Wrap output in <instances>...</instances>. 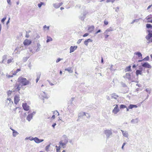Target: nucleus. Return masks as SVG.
<instances>
[{"instance_id":"1","label":"nucleus","mask_w":152,"mask_h":152,"mask_svg":"<svg viewBox=\"0 0 152 152\" xmlns=\"http://www.w3.org/2000/svg\"><path fill=\"white\" fill-rule=\"evenodd\" d=\"M18 82L19 84L15 83L14 86V88L15 91H18L19 93V91L23 86H26L30 83V82L28 80L22 76L19 77L18 78Z\"/></svg>"},{"instance_id":"2","label":"nucleus","mask_w":152,"mask_h":152,"mask_svg":"<svg viewBox=\"0 0 152 152\" xmlns=\"http://www.w3.org/2000/svg\"><path fill=\"white\" fill-rule=\"evenodd\" d=\"M20 100L19 95H16L14 97V102L16 104H17Z\"/></svg>"},{"instance_id":"3","label":"nucleus","mask_w":152,"mask_h":152,"mask_svg":"<svg viewBox=\"0 0 152 152\" xmlns=\"http://www.w3.org/2000/svg\"><path fill=\"white\" fill-rule=\"evenodd\" d=\"M152 37V33H149L148 35L145 37L146 39L148 41V43H152V38L151 39Z\"/></svg>"},{"instance_id":"4","label":"nucleus","mask_w":152,"mask_h":152,"mask_svg":"<svg viewBox=\"0 0 152 152\" xmlns=\"http://www.w3.org/2000/svg\"><path fill=\"white\" fill-rule=\"evenodd\" d=\"M115 107L112 111L113 113L114 114H117L118 112H119L120 110L118 108V106L117 104L114 105Z\"/></svg>"},{"instance_id":"5","label":"nucleus","mask_w":152,"mask_h":152,"mask_svg":"<svg viewBox=\"0 0 152 152\" xmlns=\"http://www.w3.org/2000/svg\"><path fill=\"white\" fill-rule=\"evenodd\" d=\"M22 107L23 109L26 111L29 110L30 108L29 106L26 103L22 104Z\"/></svg>"},{"instance_id":"6","label":"nucleus","mask_w":152,"mask_h":152,"mask_svg":"<svg viewBox=\"0 0 152 152\" xmlns=\"http://www.w3.org/2000/svg\"><path fill=\"white\" fill-rule=\"evenodd\" d=\"M11 102L13 103V102L12 101L11 99L10 98H7L5 102V105L6 106H8L9 105L11 104Z\"/></svg>"},{"instance_id":"7","label":"nucleus","mask_w":152,"mask_h":152,"mask_svg":"<svg viewBox=\"0 0 152 152\" xmlns=\"http://www.w3.org/2000/svg\"><path fill=\"white\" fill-rule=\"evenodd\" d=\"M31 43V41L30 40L27 39H26L23 42V44L25 45H28Z\"/></svg>"},{"instance_id":"8","label":"nucleus","mask_w":152,"mask_h":152,"mask_svg":"<svg viewBox=\"0 0 152 152\" xmlns=\"http://www.w3.org/2000/svg\"><path fill=\"white\" fill-rule=\"evenodd\" d=\"M142 66L143 67L148 68H151V66L148 62H145L143 64Z\"/></svg>"},{"instance_id":"9","label":"nucleus","mask_w":152,"mask_h":152,"mask_svg":"<svg viewBox=\"0 0 152 152\" xmlns=\"http://www.w3.org/2000/svg\"><path fill=\"white\" fill-rule=\"evenodd\" d=\"M34 141L36 143H39L44 141L43 139H39L37 137H34Z\"/></svg>"},{"instance_id":"10","label":"nucleus","mask_w":152,"mask_h":152,"mask_svg":"<svg viewBox=\"0 0 152 152\" xmlns=\"http://www.w3.org/2000/svg\"><path fill=\"white\" fill-rule=\"evenodd\" d=\"M41 97L42 99L44 100L45 99H47L48 98L47 95L44 92H43L41 94Z\"/></svg>"},{"instance_id":"11","label":"nucleus","mask_w":152,"mask_h":152,"mask_svg":"<svg viewBox=\"0 0 152 152\" xmlns=\"http://www.w3.org/2000/svg\"><path fill=\"white\" fill-rule=\"evenodd\" d=\"M77 46H71L70 48V53H71L72 52H73L77 49Z\"/></svg>"},{"instance_id":"12","label":"nucleus","mask_w":152,"mask_h":152,"mask_svg":"<svg viewBox=\"0 0 152 152\" xmlns=\"http://www.w3.org/2000/svg\"><path fill=\"white\" fill-rule=\"evenodd\" d=\"M94 29V26H89L88 28V32H92Z\"/></svg>"},{"instance_id":"13","label":"nucleus","mask_w":152,"mask_h":152,"mask_svg":"<svg viewBox=\"0 0 152 152\" xmlns=\"http://www.w3.org/2000/svg\"><path fill=\"white\" fill-rule=\"evenodd\" d=\"M134 54L137 55L138 57L139 58H140V59H142V54H141V53L140 52H136L134 53Z\"/></svg>"},{"instance_id":"14","label":"nucleus","mask_w":152,"mask_h":152,"mask_svg":"<svg viewBox=\"0 0 152 152\" xmlns=\"http://www.w3.org/2000/svg\"><path fill=\"white\" fill-rule=\"evenodd\" d=\"M142 72L141 70H137L136 71V74L137 76H138L139 75H142Z\"/></svg>"},{"instance_id":"15","label":"nucleus","mask_w":152,"mask_h":152,"mask_svg":"<svg viewBox=\"0 0 152 152\" xmlns=\"http://www.w3.org/2000/svg\"><path fill=\"white\" fill-rule=\"evenodd\" d=\"M32 118V115L31 114H30L28 115L27 116L26 119L28 121H30L31 119Z\"/></svg>"},{"instance_id":"16","label":"nucleus","mask_w":152,"mask_h":152,"mask_svg":"<svg viewBox=\"0 0 152 152\" xmlns=\"http://www.w3.org/2000/svg\"><path fill=\"white\" fill-rule=\"evenodd\" d=\"M118 97V96L115 93H113L112 94L111 97L112 98L116 99Z\"/></svg>"},{"instance_id":"17","label":"nucleus","mask_w":152,"mask_h":152,"mask_svg":"<svg viewBox=\"0 0 152 152\" xmlns=\"http://www.w3.org/2000/svg\"><path fill=\"white\" fill-rule=\"evenodd\" d=\"M11 130L13 132V135L14 137H15L18 134V133L16 131H15L14 130L11 129Z\"/></svg>"},{"instance_id":"18","label":"nucleus","mask_w":152,"mask_h":152,"mask_svg":"<svg viewBox=\"0 0 152 152\" xmlns=\"http://www.w3.org/2000/svg\"><path fill=\"white\" fill-rule=\"evenodd\" d=\"M131 66L130 65H129V66L126 67L125 69V71L127 72L131 71Z\"/></svg>"},{"instance_id":"19","label":"nucleus","mask_w":152,"mask_h":152,"mask_svg":"<svg viewBox=\"0 0 152 152\" xmlns=\"http://www.w3.org/2000/svg\"><path fill=\"white\" fill-rule=\"evenodd\" d=\"M137 106L136 105L133 104H130L129 106L128 107V108L129 109H132L134 107L137 108Z\"/></svg>"},{"instance_id":"20","label":"nucleus","mask_w":152,"mask_h":152,"mask_svg":"<svg viewBox=\"0 0 152 152\" xmlns=\"http://www.w3.org/2000/svg\"><path fill=\"white\" fill-rule=\"evenodd\" d=\"M146 19L148 20L147 22L152 23V19H151V18L149 16L146 17Z\"/></svg>"},{"instance_id":"21","label":"nucleus","mask_w":152,"mask_h":152,"mask_svg":"<svg viewBox=\"0 0 152 152\" xmlns=\"http://www.w3.org/2000/svg\"><path fill=\"white\" fill-rule=\"evenodd\" d=\"M68 142L67 141H66L65 143H63L62 141H60L59 142L60 145L63 147L64 148V146L66 144V143Z\"/></svg>"},{"instance_id":"22","label":"nucleus","mask_w":152,"mask_h":152,"mask_svg":"<svg viewBox=\"0 0 152 152\" xmlns=\"http://www.w3.org/2000/svg\"><path fill=\"white\" fill-rule=\"evenodd\" d=\"M121 131L122 132L124 136L126 137H127L128 134L126 132H124V131L121 130Z\"/></svg>"},{"instance_id":"23","label":"nucleus","mask_w":152,"mask_h":152,"mask_svg":"<svg viewBox=\"0 0 152 152\" xmlns=\"http://www.w3.org/2000/svg\"><path fill=\"white\" fill-rule=\"evenodd\" d=\"M21 70V69L19 68L17 69L15 71H14L13 73V75H16V74L18 73Z\"/></svg>"},{"instance_id":"24","label":"nucleus","mask_w":152,"mask_h":152,"mask_svg":"<svg viewBox=\"0 0 152 152\" xmlns=\"http://www.w3.org/2000/svg\"><path fill=\"white\" fill-rule=\"evenodd\" d=\"M126 77L128 79H131V75L129 73H127L126 74Z\"/></svg>"},{"instance_id":"25","label":"nucleus","mask_w":152,"mask_h":152,"mask_svg":"<svg viewBox=\"0 0 152 152\" xmlns=\"http://www.w3.org/2000/svg\"><path fill=\"white\" fill-rule=\"evenodd\" d=\"M113 30L112 28H111V27L110 28H108L107 29V30H106V31L104 32V34H107V32H109L112 31Z\"/></svg>"},{"instance_id":"26","label":"nucleus","mask_w":152,"mask_h":152,"mask_svg":"<svg viewBox=\"0 0 152 152\" xmlns=\"http://www.w3.org/2000/svg\"><path fill=\"white\" fill-rule=\"evenodd\" d=\"M105 133L106 134H112L110 130H106L105 131Z\"/></svg>"},{"instance_id":"27","label":"nucleus","mask_w":152,"mask_h":152,"mask_svg":"<svg viewBox=\"0 0 152 152\" xmlns=\"http://www.w3.org/2000/svg\"><path fill=\"white\" fill-rule=\"evenodd\" d=\"M65 71H67L70 73H72L73 72L72 70L71 67H69L68 68L65 69Z\"/></svg>"},{"instance_id":"28","label":"nucleus","mask_w":152,"mask_h":152,"mask_svg":"<svg viewBox=\"0 0 152 152\" xmlns=\"http://www.w3.org/2000/svg\"><path fill=\"white\" fill-rule=\"evenodd\" d=\"M13 58H12L11 59H8L7 61V63L8 64H9L10 63L12 62L13 61Z\"/></svg>"},{"instance_id":"29","label":"nucleus","mask_w":152,"mask_h":152,"mask_svg":"<svg viewBox=\"0 0 152 152\" xmlns=\"http://www.w3.org/2000/svg\"><path fill=\"white\" fill-rule=\"evenodd\" d=\"M47 42L51 41L52 40V38L50 37L47 36Z\"/></svg>"},{"instance_id":"30","label":"nucleus","mask_w":152,"mask_h":152,"mask_svg":"<svg viewBox=\"0 0 152 152\" xmlns=\"http://www.w3.org/2000/svg\"><path fill=\"white\" fill-rule=\"evenodd\" d=\"M56 148L57 152H60V149L61 148V147L60 146L58 147L57 146H56Z\"/></svg>"},{"instance_id":"31","label":"nucleus","mask_w":152,"mask_h":152,"mask_svg":"<svg viewBox=\"0 0 152 152\" xmlns=\"http://www.w3.org/2000/svg\"><path fill=\"white\" fill-rule=\"evenodd\" d=\"M45 4L43 2H41L40 3L38 4V6L39 8H40L42 5H45Z\"/></svg>"},{"instance_id":"32","label":"nucleus","mask_w":152,"mask_h":152,"mask_svg":"<svg viewBox=\"0 0 152 152\" xmlns=\"http://www.w3.org/2000/svg\"><path fill=\"white\" fill-rule=\"evenodd\" d=\"M120 108H126V107L124 104H121L120 106Z\"/></svg>"},{"instance_id":"33","label":"nucleus","mask_w":152,"mask_h":152,"mask_svg":"<svg viewBox=\"0 0 152 152\" xmlns=\"http://www.w3.org/2000/svg\"><path fill=\"white\" fill-rule=\"evenodd\" d=\"M12 91L9 90L7 91V94L8 96H10L12 93Z\"/></svg>"},{"instance_id":"34","label":"nucleus","mask_w":152,"mask_h":152,"mask_svg":"<svg viewBox=\"0 0 152 152\" xmlns=\"http://www.w3.org/2000/svg\"><path fill=\"white\" fill-rule=\"evenodd\" d=\"M53 114H55L57 115V116H58L59 115V114L58 112L57 111H55L53 112Z\"/></svg>"},{"instance_id":"35","label":"nucleus","mask_w":152,"mask_h":152,"mask_svg":"<svg viewBox=\"0 0 152 152\" xmlns=\"http://www.w3.org/2000/svg\"><path fill=\"white\" fill-rule=\"evenodd\" d=\"M40 75H38L37 76V77L36 79V82L37 83L38 80H39L40 77Z\"/></svg>"},{"instance_id":"36","label":"nucleus","mask_w":152,"mask_h":152,"mask_svg":"<svg viewBox=\"0 0 152 152\" xmlns=\"http://www.w3.org/2000/svg\"><path fill=\"white\" fill-rule=\"evenodd\" d=\"M104 24L105 25H107L108 24V21L107 20H105L104 21Z\"/></svg>"},{"instance_id":"37","label":"nucleus","mask_w":152,"mask_h":152,"mask_svg":"<svg viewBox=\"0 0 152 152\" xmlns=\"http://www.w3.org/2000/svg\"><path fill=\"white\" fill-rule=\"evenodd\" d=\"M146 26L147 28H151V27L152 26H151V25L150 24H147L146 25Z\"/></svg>"},{"instance_id":"38","label":"nucleus","mask_w":152,"mask_h":152,"mask_svg":"<svg viewBox=\"0 0 152 152\" xmlns=\"http://www.w3.org/2000/svg\"><path fill=\"white\" fill-rule=\"evenodd\" d=\"M50 147V145H49L46 146L45 148V150L46 151H48V150L49 149Z\"/></svg>"},{"instance_id":"39","label":"nucleus","mask_w":152,"mask_h":152,"mask_svg":"<svg viewBox=\"0 0 152 152\" xmlns=\"http://www.w3.org/2000/svg\"><path fill=\"white\" fill-rule=\"evenodd\" d=\"M43 28L45 29H47V30H48L49 29V26H46L45 25V26H44Z\"/></svg>"},{"instance_id":"40","label":"nucleus","mask_w":152,"mask_h":152,"mask_svg":"<svg viewBox=\"0 0 152 152\" xmlns=\"http://www.w3.org/2000/svg\"><path fill=\"white\" fill-rule=\"evenodd\" d=\"M6 17H4L3 18V19L1 20V22L2 23H4V21L6 20Z\"/></svg>"},{"instance_id":"41","label":"nucleus","mask_w":152,"mask_h":152,"mask_svg":"<svg viewBox=\"0 0 152 152\" xmlns=\"http://www.w3.org/2000/svg\"><path fill=\"white\" fill-rule=\"evenodd\" d=\"M89 42H88V41H87V40H86L84 42V44L86 45H88V43Z\"/></svg>"},{"instance_id":"42","label":"nucleus","mask_w":152,"mask_h":152,"mask_svg":"<svg viewBox=\"0 0 152 152\" xmlns=\"http://www.w3.org/2000/svg\"><path fill=\"white\" fill-rule=\"evenodd\" d=\"M149 59V57L148 56H147L143 60H146L148 61Z\"/></svg>"},{"instance_id":"43","label":"nucleus","mask_w":152,"mask_h":152,"mask_svg":"<svg viewBox=\"0 0 152 152\" xmlns=\"http://www.w3.org/2000/svg\"><path fill=\"white\" fill-rule=\"evenodd\" d=\"M34 138H33V137H28V139L29 140H30L31 141H32V140H34Z\"/></svg>"},{"instance_id":"44","label":"nucleus","mask_w":152,"mask_h":152,"mask_svg":"<svg viewBox=\"0 0 152 152\" xmlns=\"http://www.w3.org/2000/svg\"><path fill=\"white\" fill-rule=\"evenodd\" d=\"M104 37L105 38H107L109 36V35L108 34V33H107V34H104Z\"/></svg>"},{"instance_id":"45","label":"nucleus","mask_w":152,"mask_h":152,"mask_svg":"<svg viewBox=\"0 0 152 152\" xmlns=\"http://www.w3.org/2000/svg\"><path fill=\"white\" fill-rule=\"evenodd\" d=\"M88 35H89V34H88V33H85V34H84L83 35V37H85L87 36H88Z\"/></svg>"},{"instance_id":"46","label":"nucleus","mask_w":152,"mask_h":152,"mask_svg":"<svg viewBox=\"0 0 152 152\" xmlns=\"http://www.w3.org/2000/svg\"><path fill=\"white\" fill-rule=\"evenodd\" d=\"M61 60V59L59 58H58L56 60V62L58 63Z\"/></svg>"},{"instance_id":"47","label":"nucleus","mask_w":152,"mask_h":152,"mask_svg":"<svg viewBox=\"0 0 152 152\" xmlns=\"http://www.w3.org/2000/svg\"><path fill=\"white\" fill-rule=\"evenodd\" d=\"M82 39H80L78 40L77 41V43L78 44H80L81 42Z\"/></svg>"},{"instance_id":"48","label":"nucleus","mask_w":152,"mask_h":152,"mask_svg":"<svg viewBox=\"0 0 152 152\" xmlns=\"http://www.w3.org/2000/svg\"><path fill=\"white\" fill-rule=\"evenodd\" d=\"M14 75H13L12 74V75H9L8 76V77H13V76Z\"/></svg>"},{"instance_id":"49","label":"nucleus","mask_w":152,"mask_h":152,"mask_svg":"<svg viewBox=\"0 0 152 152\" xmlns=\"http://www.w3.org/2000/svg\"><path fill=\"white\" fill-rule=\"evenodd\" d=\"M87 40L88 42H92V40L91 39H87Z\"/></svg>"},{"instance_id":"50","label":"nucleus","mask_w":152,"mask_h":152,"mask_svg":"<svg viewBox=\"0 0 152 152\" xmlns=\"http://www.w3.org/2000/svg\"><path fill=\"white\" fill-rule=\"evenodd\" d=\"M152 6V4L149 5L147 8V10H148L149 9H150Z\"/></svg>"},{"instance_id":"51","label":"nucleus","mask_w":152,"mask_h":152,"mask_svg":"<svg viewBox=\"0 0 152 152\" xmlns=\"http://www.w3.org/2000/svg\"><path fill=\"white\" fill-rule=\"evenodd\" d=\"M56 125V123H54L52 125V126L54 128L55 126Z\"/></svg>"},{"instance_id":"52","label":"nucleus","mask_w":152,"mask_h":152,"mask_svg":"<svg viewBox=\"0 0 152 152\" xmlns=\"http://www.w3.org/2000/svg\"><path fill=\"white\" fill-rule=\"evenodd\" d=\"M7 3L9 4H10V0H7Z\"/></svg>"},{"instance_id":"53","label":"nucleus","mask_w":152,"mask_h":152,"mask_svg":"<svg viewBox=\"0 0 152 152\" xmlns=\"http://www.w3.org/2000/svg\"><path fill=\"white\" fill-rule=\"evenodd\" d=\"M55 118V115H53L52 117V118L53 119H54Z\"/></svg>"},{"instance_id":"54","label":"nucleus","mask_w":152,"mask_h":152,"mask_svg":"<svg viewBox=\"0 0 152 152\" xmlns=\"http://www.w3.org/2000/svg\"><path fill=\"white\" fill-rule=\"evenodd\" d=\"M101 62L102 63H103V59L102 57L101 58Z\"/></svg>"},{"instance_id":"55","label":"nucleus","mask_w":152,"mask_h":152,"mask_svg":"<svg viewBox=\"0 0 152 152\" xmlns=\"http://www.w3.org/2000/svg\"><path fill=\"white\" fill-rule=\"evenodd\" d=\"M109 1H110V2H113L115 0H109Z\"/></svg>"},{"instance_id":"56","label":"nucleus","mask_w":152,"mask_h":152,"mask_svg":"<svg viewBox=\"0 0 152 152\" xmlns=\"http://www.w3.org/2000/svg\"><path fill=\"white\" fill-rule=\"evenodd\" d=\"M101 30H99L96 32V34H97L99 32H101Z\"/></svg>"},{"instance_id":"57","label":"nucleus","mask_w":152,"mask_h":152,"mask_svg":"<svg viewBox=\"0 0 152 152\" xmlns=\"http://www.w3.org/2000/svg\"><path fill=\"white\" fill-rule=\"evenodd\" d=\"M136 66L135 65V64H134V65L133 66H132V67H133V68H135V67H136Z\"/></svg>"},{"instance_id":"58","label":"nucleus","mask_w":152,"mask_h":152,"mask_svg":"<svg viewBox=\"0 0 152 152\" xmlns=\"http://www.w3.org/2000/svg\"><path fill=\"white\" fill-rule=\"evenodd\" d=\"M17 108H19V107H16L14 109V110L15 111L17 109Z\"/></svg>"},{"instance_id":"59","label":"nucleus","mask_w":152,"mask_h":152,"mask_svg":"<svg viewBox=\"0 0 152 152\" xmlns=\"http://www.w3.org/2000/svg\"><path fill=\"white\" fill-rule=\"evenodd\" d=\"M106 2H107V3L110 2V1H109V0H107Z\"/></svg>"},{"instance_id":"60","label":"nucleus","mask_w":152,"mask_h":152,"mask_svg":"<svg viewBox=\"0 0 152 152\" xmlns=\"http://www.w3.org/2000/svg\"><path fill=\"white\" fill-rule=\"evenodd\" d=\"M60 9L61 10H62L64 9V8L63 7H61Z\"/></svg>"},{"instance_id":"61","label":"nucleus","mask_w":152,"mask_h":152,"mask_svg":"<svg viewBox=\"0 0 152 152\" xmlns=\"http://www.w3.org/2000/svg\"><path fill=\"white\" fill-rule=\"evenodd\" d=\"M125 144H126L125 143H124L123 144V145H123V146H124L125 145Z\"/></svg>"},{"instance_id":"62","label":"nucleus","mask_w":152,"mask_h":152,"mask_svg":"<svg viewBox=\"0 0 152 152\" xmlns=\"http://www.w3.org/2000/svg\"><path fill=\"white\" fill-rule=\"evenodd\" d=\"M62 71H60V74L61 75V74H62Z\"/></svg>"},{"instance_id":"63","label":"nucleus","mask_w":152,"mask_h":152,"mask_svg":"<svg viewBox=\"0 0 152 152\" xmlns=\"http://www.w3.org/2000/svg\"><path fill=\"white\" fill-rule=\"evenodd\" d=\"M129 108H127V109H126V110L127 111H128L129 110Z\"/></svg>"},{"instance_id":"64","label":"nucleus","mask_w":152,"mask_h":152,"mask_svg":"<svg viewBox=\"0 0 152 152\" xmlns=\"http://www.w3.org/2000/svg\"><path fill=\"white\" fill-rule=\"evenodd\" d=\"M62 152H65V151L64 150Z\"/></svg>"}]
</instances>
